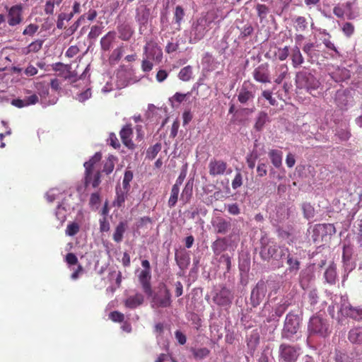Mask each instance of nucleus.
Instances as JSON below:
<instances>
[{"instance_id":"nucleus-1","label":"nucleus","mask_w":362,"mask_h":362,"mask_svg":"<svg viewBox=\"0 0 362 362\" xmlns=\"http://www.w3.org/2000/svg\"><path fill=\"white\" fill-rule=\"evenodd\" d=\"M279 288L278 284L271 280H260L252 288L250 295V302L253 307L258 306L264 299L268 291H274Z\"/></svg>"},{"instance_id":"nucleus-2","label":"nucleus","mask_w":362,"mask_h":362,"mask_svg":"<svg viewBox=\"0 0 362 362\" xmlns=\"http://www.w3.org/2000/svg\"><path fill=\"white\" fill-rule=\"evenodd\" d=\"M295 82L298 89H303L312 93L313 90H317L320 83L316 77L310 72L300 71L296 73Z\"/></svg>"},{"instance_id":"nucleus-3","label":"nucleus","mask_w":362,"mask_h":362,"mask_svg":"<svg viewBox=\"0 0 362 362\" xmlns=\"http://www.w3.org/2000/svg\"><path fill=\"white\" fill-rule=\"evenodd\" d=\"M308 329L311 335L326 337L331 332L330 325L326 318L320 315L313 316L309 321Z\"/></svg>"},{"instance_id":"nucleus-4","label":"nucleus","mask_w":362,"mask_h":362,"mask_svg":"<svg viewBox=\"0 0 362 362\" xmlns=\"http://www.w3.org/2000/svg\"><path fill=\"white\" fill-rule=\"evenodd\" d=\"M213 19L210 18L207 14L202 16L192 24L190 32L191 36L194 37V41H198L202 39L206 33L210 29V25Z\"/></svg>"},{"instance_id":"nucleus-5","label":"nucleus","mask_w":362,"mask_h":362,"mask_svg":"<svg viewBox=\"0 0 362 362\" xmlns=\"http://www.w3.org/2000/svg\"><path fill=\"white\" fill-rule=\"evenodd\" d=\"M300 348L296 345L282 343L279 348V362H296L300 355Z\"/></svg>"},{"instance_id":"nucleus-6","label":"nucleus","mask_w":362,"mask_h":362,"mask_svg":"<svg viewBox=\"0 0 362 362\" xmlns=\"http://www.w3.org/2000/svg\"><path fill=\"white\" fill-rule=\"evenodd\" d=\"M208 170L209 175L213 177L230 174L232 172L226 161L216 158L210 159L208 164Z\"/></svg>"},{"instance_id":"nucleus-7","label":"nucleus","mask_w":362,"mask_h":362,"mask_svg":"<svg viewBox=\"0 0 362 362\" xmlns=\"http://www.w3.org/2000/svg\"><path fill=\"white\" fill-rule=\"evenodd\" d=\"M299 325L300 320L298 316L291 312L288 313L284 322V326L281 333L282 337L286 339L291 338L298 332Z\"/></svg>"},{"instance_id":"nucleus-8","label":"nucleus","mask_w":362,"mask_h":362,"mask_svg":"<svg viewBox=\"0 0 362 362\" xmlns=\"http://www.w3.org/2000/svg\"><path fill=\"white\" fill-rule=\"evenodd\" d=\"M335 233V228L330 223L316 224L312 231V239L314 243L322 242L327 237Z\"/></svg>"},{"instance_id":"nucleus-9","label":"nucleus","mask_w":362,"mask_h":362,"mask_svg":"<svg viewBox=\"0 0 362 362\" xmlns=\"http://www.w3.org/2000/svg\"><path fill=\"white\" fill-rule=\"evenodd\" d=\"M7 14V21L10 26H16L21 24L23 21V6L21 4H16L10 8L6 7Z\"/></svg>"},{"instance_id":"nucleus-10","label":"nucleus","mask_w":362,"mask_h":362,"mask_svg":"<svg viewBox=\"0 0 362 362\" xmlns=\"http://www.w3.org/2000/svg\"><path fill=\"white\" fill-rule=\"evenodd\" d=\"M144 52L148 59L160 63L163 59L161 47L154 41H149L144 47Z\"/></svg>"},{"instance_id":"nucleus-11","label":"nucleus","mask_w":362,"mask_h":362,"mask_svg":"<svg viewBox=\"0 0 362 362\" xmlns=\"http://www.w3.org/2000/svg\"><path fill=\"white\" fill-rule=\"evenodd\" d=\"M153 303L158 308H168L171 305V294L165 285L160 288L158 293L153 296Z\"/></svg>"},{"instance_id":"nucleus-12","label":"nucleus","mask_w":362,"mask_h":362,"mask_svg":"<svg viewBox=\"0 0 362 362\" xmlns=\"http://www.w3.org/2000/svg\"><path fill=\"white\" fill-rule=\"evenodd\" d=\"M254 79L262 83H269L271 82L270 71L269 64L263 63L257 66L252 72Z\"/></svg>"},{"instance_id":"nucleus-13","label":"nucleus","mask_w":362,"mask_h":362,"mask_svg":"<svg viewBox=\"0 0 362 362\" xmlns=\"http://www.w3.org/2000/svg\"><path fill=\"white\" fill-rule=\"evenodd\" d=\"M233 295L230 290L223 287L214 297V302L220 306H226L232 303Z\"/></svg>"},{"instance_id":"nucleus-14","label":"nucleus","mask_w":362,"mask_h":362,"mask_svg":"<svg viewBox=\"0 0 362 362\" xmlns=\"http://www.w3.org/2000/svg\"><path fill=\"white\" fill-rule=\"evenodd\" d=\"M262 245L259 252L261 257L264 260H269L274 257L279 247L277 244L273 241H267V243H265V240H262Z\"/></svg>"},{"instance_id":"nucleus-15","label":"nucleus","mask_w":362,"mask_h":362,"mask_svg":"<svg viewBox=\"0 0 362 362\" xmlns=\"http://www.w3.org/2000/svg\"><path fill=\"white\" fill-rule=\"evenodd\" d=\"M211 223L215 233L218 234L225 235L231 228V223L222 216H216Z\"/></svg>"},{"instance_id":"nucleus-16","label":"nucleus","mask_w":362,"mask_h":362,"mask_svg":"<svg viewBox=\"0 0 362 362\" xmlns=\"http://www.w3.org/2000/svg\"><path fill=\"white\" fill-rule=\"evenodd\" d=\"M133 129L131 124H126L119 132V136L122 144L129 150H134L136 145L132 140Z\"/></svg>"},{"instance_id":"nucleus-17","label":"nucleus","mask_w":362,"mask_h":362,"mask_svg":"<svg viewBox=\"0 0 362 362\" xmlns=\"http://www.w3.org/2000/svg\"><path fill=\"white\" fill-rule=\"evenodd\" d=\"M340 310L346 317H351L356 320H362V308L360 306L354 307L350 304H343Z\"/></svg>"},{"instance_id":"nucleus-18","label":"nucleus","mask_w":362,"mask_h":362,"mask_svg":"<svg viewBox=\"0 0 362 362\" xmlns=\"http://www.w3.org/2000/svg\"><path fill=\"white\" fill-rule=\"evenodd\" d=\"M151 271L148 270H142L139 275V280L140 284H141L144 292L148 296H151L153 294V291L151 285Z\"/></svg>"},{"instance_id":"nucleus-19","label":"nucleus","mask_w":362,"mask_h":362,"mask_svg":"<svg viewBox=\"0 0 362 362\" xmlns=\"http://www.w3.org/2000/svg\"><path fill=\"white\" fill-rule=\"evenodd\" d=\"M100 183V172L95 170H85L84 185L88 187L91 185L93 187H97Z\"/></svg>"},{"instance_id":"nucleus-20","label":"nucleus","mask_w":362,"mask_h":362,"mask_svg":"<svg viewBox=\"0 0 362 362\" xmlns=\"http://www.w3.org/2000/svg\"><path fill=\"white\" fill-rule=\"evenodd\" d=\"M117 30L119 33V37L123 41L129 40L134 33V29L127 22L119 23L117 27Z\"/></svg>"},{"instance_id":"nucleus-21","label":"nucleus","mask_w":362,"mask_h":362,"mask_svg":"<svg viewBox=\"0 0 362 362\" xmlns=\"http://www.w3.org/2000/svg\"><path fill=\"white\" fill-rule=\"evenodd\" d=\"M248 85L252 86L251 83L247 84L246 82H244L238 95V101L242 104H245L248 101L252 100L255 98L254 93L249 90Z\"/></svg>"},{"instance_id":"nucleus-22","label":"nucleus","mask_w":362,"mask_h":362,"mask_svg":"<svg viewBox=\"0 0 362 362\" xmlns=\"http://www.w3.org/2000/svg\"><path fill=\"white\" fill-rule=\"evenodd\" d=\"M290 303L288 300H281L279 303H278L274 309V313H272L267 321L270 322L272 320H275L282 316V315L286 312L287 308L289 307Z\"/></svg>"},{"instance_id":"nucleus-23","label":"nucleus","mask_w":362,"mask_h":362,"mask_svg":"<svg viewBox=\"0 0 362 362\" xmlns=\"http://www.w3.org/2000/svg\"><path fill=\"white\" fill-rule=\"evenodd\" d=\"M290 57L291 64L295 69L300 67L305 62L304 57L300 50V48L297 45L292 48Z\"/></svg>"},{"instance_id":"nucleus-24","label":"nucleus","mask_w":362,"mask_h":362,"mask_svg":"<svg viewBox=\"0 0 362 362\" xmlns=\"http://www.w3.org/2000/svg\"><path fill=\"white\" fill-rule=\"evenodd\" d=\"M115 38L116 33L115 31H109L100 40V44L101 49L105 52L110 50Z\"/></svg>"},{"instance_id":"nucleus-25","label":"nucleus","mask_w":362,"mask_h":362,"mask_svg":"<svg viewBox=\"0 0 362 362\" xmlns=\"http://www.w3.org/2000/svg\"><path fill=\"white\" fill-rule=\"evenodd\" d=\"M128 225L127 221H120L115 227L112 239L115 243H119L122 241L124 234L127 229Z\"/></svg>"},{"instance_id":"nucleus-26","label":"nucleus","mask_w":362,"mask_h":362,"mask_svg":"<svg viewBox=\"0 0 362 362\" xmlns=\"http://www.w3.org/2000/svg\"><path fill=\"white\" fill-rule=\"evenodd\" d=\"M144 300L142 294L136 293L134 296H129L124 301V305L130 309H134L141 305Z\"/></svg>"},{"instance_id":"nucleus-27","label":"nucleus","mask_w":362,"mask_h":362,"mask_svg":"<svg viewBox=\"0 0 362 362\" xmlns=\"http://www.w3.org/2000/svg\"><path fill=\"white\" fill-rule=\"evenodd\" d=\"M228 247V240L226 238H218L211 245V249L216 255H219L226 250Z\"/></svg>"},{"instance_id":"nucleus-28","label":"nucleus","mask_w":362,"mask_h":362,"mask_svg":"<svg viewBox=\"0 0 362 362\" xmlns=\"http://www.w3.org/2000/svg\"><path fill=\"white\" fill-rule=\"evenodd\" d=\"M348 339L353 344H362V327L352 328L349 332Z\"/></svg>"},{"instance_id":"nucleus-29","label":"nucleus","mask_w":362,"mask_h":362,"mask_svg":"<svg viewBox=\"0 0 362 362\" xmlns=\"http://www.w3.org/2000/svg\"><path fill=\"white\" fill-rule=\"evenodd\" d=\"M275 74L276 77L274 82L277 84H280L289 74L288 66L285 64L279 65L276 68Z\"/></svg>"},{"instance_id":"nucleus-30","label":"nucleus","mask_w":362,"mask_h":362,"mask_svg":"<svg viewBox=\"0 0 362 362\" xmlns=\"http://www.w3.org/2000/svg\"><path fill=\"white\" fill-rule=\"evenodd\" d=\"M129 191L122 189L121 187L116 188V197L113 201V206L120 208L124 205Z\"/></svg>"},{"instance_id":"nucleus-31","label":"nucleus","mask_w":362,"mask_h":362,"mask_svg":"<svg viewBox=\"0 0 362 362\" xmlns=\"http://www.w3.org/2000/svg\"><path fill=\"white\" fill-rule=\"evenodd\" d=\"M336 269V265L332 263L328 267L325 272V278L327 282L331 285L335 284L337 279Z\"/></svg>"},{"instance_id":"nucleus-32","label":"nucleus","mask_w":362,"mask_h":362,"mask_svg":"<svg viewBox=\"0 0 362 362\" xmlns=\"http://www.w3.org/2000/svg\"><path fill=\"white\" fill-rule=\"evenodd\" d=\"M269 158L275 168H279L282 164V152L272 149L269 152Z\"/></svg>"},{"instance_id":"nucleus-33","label":"nucleus","mask_w":362,"mask_h":362,"mask_svg":"<svg viewBox=\"0 0 362 362\" xmlns=\"http://www.w3.org/2000/svg\"><path fill=\"white\" fill-rule=\"evenodd\" d=\"M294 28L297 32H304L308 29L307 19L303 16H298L293 19Z\"/></svg>"},{"instance_id":"nucleus-34","label":"nucleus","mask_w":362,"mask_h":362,"mask_svg":"<svg viewBox=\"0 0 362 362\" xmlns=\"http://www.w3.org/2000/svg\"><path fill=\"white\" fill-rule=\"evenodd\" d=\"M193 187L192 184L188 182L183 189L181 196L180 200L183 202V204H187L189 202L191 197L192 196Z\"/></svg>"},{"instance_id":"nucleus-35","label":"nucleus","mask_w":362,"mask_h":362,"mask_svg":"<svg viewBox=\"0 0 362 362\" xmlns=\"http://www.w3.org/2000/svg\"><path fill=\"white\" fill-rule=\"evenodd\" d=\"M356 4V0L349 1L344 4H342V6L345 8V13L347 18L354 19L356 18V14L354 11V6Z\"/></svg>"},{"instance_id":"nucleus-36","label":"nucleus","mask_w":362,"mask_h":362,"mask_svg":"<svg viewBox=\"0 0 362 362\" xmlns=\"http://www.w3.org/2000/svg\"><path fill=\"white\" fill-rule=\"evenodd\" d=\"M192 67L190 65H187L180 69L178 74V78L181 81L186 82L192 79Z\"/></svg>"},{"instance_id":"nucleus-37","label":"nucleus","mask_w":362,"mask_h":362,"mask_svg":"<svg viewBox=\"0 0 362 362\" xmlns=\"http://www.w3.org/2000/svg\"><path fill=\"white\" fill-rule=\"evenodd\" d=\"M102 158V154L100 152H97L95 153L93 156H92L89 160L84 163L85 170H95V165L100 162Z\"/></svg>"},{"instance_id":"nucleus-38","label":"nucleus","mask_w":362,"mask_h":362,"mask_svg":"<svg viewBox=\"0 0 362 362\" xmlns=\"http://www.w3.org/2000/svg\"><path fill=\"white\" fill-rule=\"evenodd\" d=\"M191 352L192 353L194 358L197 360L203 359L210 354L209 349L205 347L199 349L192 348Z\"/></svg>"},{"instance_id":"nucleus-39","label":"nucleus","mask_w":362,"mask_h":362,"mask_svg":"<svg viewBox=\"0 0 362 362\" xmlns=\"http://www.w3.org/2000/svg\"><path fill=\"white\" fill-rule=\"evenodd\" d=\"M268 119H269V117H268V115L267 112H262V111L260 112L258 114V116H257L255 124V128L257 131L262 130V128L264 127V124H266V122L268 121Z\"/></svg>"},{"instance_id":"nucleus-40","label":"nucleus","mask_w":362,"mask_h":362,"mask_svg":"<svg viewBox=\"0 0 362 362\" xmlns=\"http://www.w3.org/2000/svg\"><path fill=\"white\" fill-rule=\"evenodd\" d=\"M124 53V45H121L120 46L115 48L111 55L110 56L109 60L111 63H116L118 62L122 57L123 56Z\"/></svg>"},{"instance_id":"nucleus-41","label":"nucleus","mask_w":362,"mask_h":362,"mask_svg":"<svg viewBox=\"0 0 362 362\" xmlns=\"http://www.w3.org/2000/svg\"><path fill=\"white\" fill-rule=\"evenodd\" d=\"M301 209L303 212V216L308 219L310 220L313 218L315 216V209L314 207L310 204V203L305 202L302 204Z\"/></svg>"},{"instance_id":"nucleus-42","label":"nucleus","mask_w":362,"mask_h":362,"mask_svg":"<svg viewBox=\"0 0 362 362\" xmlns=\"http://www.w3.org/2000/svg\"><path fill=\"white\" fill-rule=\"evenodd\" d=\"M179 193L180 188L177 187V185L173 186L170 192V196L168 202V206L170 208H173L175 206L178 200Z\"/></svg>"},{"instance_id":"nucleus-43","label":"nucleus","mask_w":362,"mask_h":362,"mask_svg":"<svg viewBox=\"0 0 362 362\" xmlns=\"http://www.w3.org/2000/svg\"><path fill=\"white\" fill-rule=\"evenodd\" d=\"M43 40H37L33 42H31L26 48L25 51H24L25 54H29L30 52H37L40 51L42 47Z\"/></svg>"},{"instance_id":"nucleus-44","label":"nucleus","mask_w":362,"mask_h":362,"mask_svg":"<svg viewBox=\"0 0 362 362\" xmlns=\"http://www.w3.org/2000/svg\"><path fill=\"white\" fill-rule=\"evenodd\" d=\"M289 56V47H277L275 52V57L280 61L286 60Z\"/></svg>"},{"instance_id":"nucleus-45","label":"nucleus","mask_w":362,"mask_h":362,"mask_svg":"<svg viewBox=\"0 0 362 362\" xmlns=\"http://www.w3.org/2000/svg\"><path fill=\"white\" fill-rule=\"evenodd\" d=\"M133 179V173L130 170H126L124 175V178L122 180V189H125L126 191H129L130 189V182Z\"/></svg>"},{"instance_id":"nucleus-46","label":"nucleus","mask_w":362,"mask_h":362,"mask_svg":"<svg viewBox=\"0 0 362 362\" xmlns=\"http://www.w3.org/2000/svg\"><path fill=\"white\" fill-rule=\"evenodd\" d=\"M161 150V144L157 143L154 144L153 146L150 147L146 152L147 157L149 159H154L159 151Z\"/></svg>"},{"instance_id":"nucleus-47","label":"nucleus","mask_w":362,"mask_h":362,"mask_svg":"<svg viewBox=\"0 0 362 362\" xmlns=\"http://www.w3.org/2000/svg\"><path fill=\"white\" fill-rule=\"evenodd\" d=\"M341 30L347 37H350L354 33L355 27L353 23L345 22L342 24Z\"/></svg>"},{"instance_id":"nucleus-48","label":"nucleus","mask_w":362,"mask_h":362,"mask_svg":"<svg viewBox=\"0 0 362 362\" xmlns=\"http://www.w3.org/2000/svg\"><path fill=\"white\" fill-rule=\"evenodd\" d=\"M322 34L326 36H328L327 38H324L322 40V42L325 45V46L327 49L333 50L336 54H339L338 49H337V47H335L334 43L332 42L330 40V37H331L330 34L329 33L326 32L325 30L323 31Z\"/></svg>"},{"instance_id":"nucleus-49","label":"nucleus","mask_w":362,"mask_h":362,"mask_svg":"<svg viewBox=\"0 0 362 362\" xmlns=\"http://www.w3.org/2000/svg\"><path fill=\"white\" fill-rule=\"evenodd\" d=\"M233 189H237L243 185V175L240 170H236V174L231 183Z\"/></svg>"},{"instance_id":"nucleus-50","label":"nucleus","mask_w":362,"mask_h":362,"mask_svg":"<svg viewBox=\"0 0 362 362\" xmlns=\"http://www.w3.org/2000/svg\"><path fill=\"white\" fill-rule=\"evenodd\" d=\"M79 225L76 222H72L67 226L66 234L69 236H74L79 232Z\"/></svg>"},{"instance_id":"nucleus-51","label":"nucleus","mask_w":362,"mask_h":362,"mask_svg":"<svg viewBox=\"0 0 362 362\" xmlns=\"http://www.w3.org/2000/svg\"><path fill=\"white\" fill-rule=\"evenodd\" d=\"M185 16V11L182 6H177L174 13V19L175 23L180 27L182 20Z\"/></svg>"},{"instance_id":"nucleus-52","label":"nucleus","mask_w":362,"mask_h":362,"mask_svg":"<svg viewBox=\"0 0 362 362\" xmlns=\"http://www.w3.org/2000/svg\"><path fill=\"white\" fill-rule=\"evenodd\" d=\"M113 158V156L109 157L104 163L103 172L107 175L110 174L114 170L115 163Z\"/></svg>"},{"instance_id":"nucleus-53","label":"nucleus","mask_w":362,"mask_h":362,"mask_svg":"<svg viewBox=\"0 0 362 362\" xmlns=\"http://www.w3.org/2000/svg\"><path fill=\"white\" fill-rule=\"evenodd\" d=\"M287 264H288V265L289 267V269L291 271H293V270L297 271L299 269V266H300L299 261L296 258H294L290 254L287 257Z\"/></svg>"},{"instance_id":"nucleus-54","label":"nucleus","mask_w":362,"mask_h":362,"mask_svg":"<svg viewBox=\"0 0 362 362\" xmlns=\"http://www.w3.org/2000/svg\"><path fill=\"white\" fill-rule=\"evenodd\" d=\"M256 10L258 16L261 19L265 18L269 11V8L264 4H257L256 6Z\"/></svg>"},{"instance_id":"nucleus-55","label":"nucleus","mask_w":362,"mask_h":362,"mask_svg":"<svg viewBox=\"0 0 362 362\" xmlns=\"http://www.w3.org/2000/svg\"><path fill=\"white\" fill-rule=\"evenodd\" d=\"M109 318L115 322H122L124 320V315L119 311H112L109 314Z\"/></svg>"},{"instance_id":"nucleus-56","label":"nucleus","mask_w":362,"mask_h":362,"mask_svg":"<svg viewBox=\"0 0 362 362\" xmlns=\"http://www.w3.org/2000/svg\"><path fill=\"white\" fill-rule=\"evenodd\" d=\"M39 26L37 24H29L23 31V35L33 36L37 30Z\"/></svg>"},{"instance_id":"nucleus-57","label":"nucleus","mask_w":362,"mask_h":362,"mask_svg":"<svg viewBox=\"0 0 362 362\" xmlns=\"http://www.w3.org/2000/svg\"><path fill=\"white\" fill-rule=\"evenodd\" d=\"M102 33V28L99 25H93L88 35L89 39L97 38Z\"/></svg>"},{"instance_id":"nucleus-58","label":"nucleus","mask_w":362,"mask_h":362,"mask_svg":"<svg viewBox=\"0 0 362 362\" xmlns=\"http://www.w3.org/2000/svg\"><path fill=\"white\" fill-rule=\"evenodd\" d=\"M254 31L252 26L250 24H246L241 29L240 37L243 39L251 35Z\"/></svg>"},{"instance_id":"nucleus-59","label":"nucleus","mask_w":362,"mask_h":362,"mask_svg":"<svg viewBox=\"0 0 362 362\" xmlns=\"http://www.w3.org/2000/svg\"><path fill=\"white\" fill-rule=\"evenodd\" d=\"M151 59H144L141 62V69L144 72H149L153 68V64Z\"/></svg>"},{"instance_id":"nucleus-60","label":"nucleus","mask_w":362,"mask_h":362,"mask_svg":"<svg viewBox=\"0 0 362 362\" xmlns=\"http://www.w3.org/2000/svg\"><path fill=\"white\" fill-rule=\"evenodd\" d=\"M99 223L100 232L104 233L110 230V223L105 216H103L102 218H100Z\"/></svg>"},{"instance_id":"nucleus-61","label":"nucleus","mask_w":362,"mask_h":362,"mask_svg":"<svg viewBox=\"0 0 362 362\" xmlns=\"http://www.w3.org/2000/svg\"><path fill=\"white\" fill-rule=\"evenodd\" d=\"M315 47L314 43L313 42H308L305 43L303 47V52L307 55L308 58L312 59L313 58V49Z\"/></svg>"},{"instance_id":"nucleus-62","label":"nucleus","mask_w":362,"mask_h":362,"mask_svg":"<svg viewBox=\"0 0 362 362\" xmlns=\"http://www.w3.org/2000/svg\"><path fill=\"white\" fill-rule=\"evenodd\" d=\"M334 14L338 18H342L346 15L345 8L342 4H337L333 8Z\"/></svg>"},{"instance_id":"nucleus-63","label":"nucleus","mask_w":362,"mask_h":362,"mask_svg":"<svg viewBox=\"0 0 362 362\" xmlns=\"http://www.w3.org/2000/svg\"><path fill=\"white\" fill-rule=\"evenodd\" d=\"M91 97V90L90 88L77 95L76 99L80 102H84Z\"/></svg>"},{"instance_id":"nucleus-64","label":"nucleus","mask_w":362,"mask_h":362,"mask_svg":"<svg viewBox=\"0 0 362 362\" xmlns=\"http://www.w3.org/2000/svg\"><path fill=\"white\" fill-rule=\"evenodd\" d=\"M336 135L341 141H346L349 139L351 134L348 130L341 129L337 132Z\"/></svg>"}]
</instances>
